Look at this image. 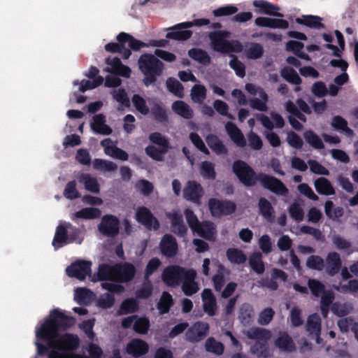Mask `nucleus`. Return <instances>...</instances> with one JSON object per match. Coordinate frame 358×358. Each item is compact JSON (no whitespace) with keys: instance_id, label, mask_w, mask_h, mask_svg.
<instances>
[{"instance_id":"nucleus-16","label":"nucleus","mask_w":358,"mask_h":358,"mask_svg":"<svg viewBox=\"0 0 358 358\" xmlns=\"http://www.w3.org/2000/svg\"><path fill=\"white\" fill-rule=\"evenodd\" d=\"M136 220L150 229H157L159 224L151 212L145 207H138L136 213Z\"/></svg>"},{"instance_id":"nucleus-33","label":"nucleus","mask_w":358,"mask_h":358,"mask_svg":"<svg viewBox=\"0 0 358 358\" xmlns=\"http://www.w3.org/2000/svg\"><path fill=\"white\" fill-rule=\"evenodd\" d=\"M91 127L96 133L108 135L111 133V129L105 124V117L102 115H96L93 117Z\"/></svg>"},{"instance_id":"nucleus-59","label":"nucleus","mask_w":358,"mask_h":358,"mask_svg":"<svg viewBox=\"0 0 358 358\" xmlns=\"http://www.w3.org/2000/svg\"><path fill=\"white\" fill-rule=\"evenodd\" d=\"M262 255L255 253L250 259V264L252 268L257 273H262L264 271V265L262 262Z\"/></svg>"},{"instance_id":"nucleus-14","label":"nucleus","mask_w":358,"mask_h":358,"mask_svg":"<svg viewBox=\"0 0 358 358\" xmlns=\"http://www.w3.org/2000/svg\"><path fill=\"white\" fill-rule=\"evenodd\" d=\"M187 271L179 266H169L164 270L162 279L166 285L174 286L178 285L180 280L185 279Z\"/></svg>"},{"instance_id":"nucleus-2","label":"nucleus","mask_w":358,"mask_h":358,"mask_svg":"<svg viewBox=\"0 0 358 358\" xmlns=\"http://www.w3.org/2000/svg\"><path fill=\"white\" fill-rule=\"evenodd\" d=\"M135 268L133 265L124 264L116 266L107 264L101 265L97 273L98 279L100 280H108L113 281H128L134 276Z\"/></svg>"},{"instance_id":"nucleus-61","label":"nucleus","mask_w":358,"mask_h":358,"mask_svg":"<svg viewBox=\"0 0 358 358\" xmlns=\"http://www.w3.org/2000/svg\"><path fill=\"white\" fill-rule=\"evenodd\" d=\"M282 76L288 82L299 85L301 83V78L296 72L290 68H285L281 72Z\"/></svg>"},{"instance_id":"nucleus-27","label":"nucleus","mask_w":358,"mask_h":358,"mask_svg":"<svg viewBox=\"0 0 358 358\" xmlns=\"http://www.w3.org/2000/svg\"><path fill=\"white\" fill-rule=\"evenodd\" d=\"M225 129L230 138L236 145L244 147L246 145V141L243 134L234 124L227 122L225 125Z\"/></svg>"},{"instance_id":"nucleus-11","label":"nucleus","mask_w":358,"mask_h":358,"mask_svg":"<svg viewBox=\"0 0 358 358\" xmlns=\"http://www.w3.org/2000/svg\"><path fill=\"white\" fill-rule=\"evenodd\" d=\"M233 171L239 180L245 185L251 186L255 184L256 180L255 174L244 162H235L233 165Z\"/></svg>"},{"instance_id":"nucleus-15","label":"nucleus","mask_w":358,"mask_h":358,"mask_svg":"<svg viewBox=\"0 0 358 358\" xmlns=\"http://www.w3.org/2000/svg\"><path fill=\"white\" fill-rule=\"evenodd\" d=\"M99 230L103 234L113 236L118 233L119 220L111 215H104L99 225Z\"/></svg>"},{"instance_id":"nucleus-60","label":"nucleus","mask_w":358,"mask_h":358,"mask_svg":"<svg viewBox=\"0 0 358 358\" xmlns=\"http://www.w3.org/2000/svg\"><path fill=\"white\" fill-rule=\"evenodd\" d=\"M238 10V8L234 5H227L220 7L213 11L215 17L229 16L235 14Z\"/></svg>"},{"instance_id":"nucleus-25","label":"nucleus","mask_w":358,"mask_h":358,"mask_svg":"<svg viewBox=\"0 0 358 358\" xmlns=\"http://www.w3.org/2000/svg\"><path fill=\"white\" fill-rule=\"evenodd\" d=\"M148 351V343L141 339H134L127 346V352L134 357L145 355Z\"/></svg>"},{"instance_id":"nucleus-64","label":"nucleus","mask_w":358,"mask_h":358,"mask_svg":"<svg viewBox=\"0 0 358 358\" xmlns=\"http://www.w3.org/2000/svg\"><path fill=\"white\" fill-rule=\"evenodd\" d=\"M201 175L207 179H214L215 178L214 165L209 162H203L201 165Z\"/></svg>"},{"instance_id":"nucleus-1","label":"nucleus","mask_w":358,"mask_h":358,"mask_svg":"<svg viewBox=\"0 0 358 358\" xmlns=\"http://www.w3.org/2000/svg\"><path fill=\"white\" fill-rule=\"evenodd\" d=\"M75 323L73 317L66 315L59 309L52 310L49 317L36 327L35 344L37 353L43 355L50 350L49 358H90L81 355L69 353L76 350L80 345V339L76 334H65L59 336L58 331L71 327ZM90 358H100L102 355L101 348L90 343L86 348Z\"/></svg>"},{"instance_id":"nucleus-6","label":"nucleus","mask_w":358,"mask_h":358,"mask_svg":"<svg viewBox=\"0 0 358 358\" xmlns=\"http://www.w3.org/2000/svg\"><path fill=\"white\" fill-rule=\"evenodd\" d=\"M231 33L227 31H216L209 34L212 48L220 52H239L242 50V45L238 41H228L227 39Z\"/></svg>"},{"instance_id":"nucleus-49","label":"nucleus","mask_w":358,"mask_h":358,"mask_svg":"<svg viewBox=\"0 0 358 358\" xmlns=\"http://www.w3.org/2000/svg\"><path fill=\"white\" fill-rule=\"evenodd\" d=\"M228 259L233 264H240L245 262L246 256L238 249L230 248L227 252Z\"/></svg>"},{"instance_id":"nucleus-41","label":"nucleus","mask_w":358,"mask_h":358,"mask_svg":"<svg viewBox=\"0 0 358 358\" xmlns=\"http://www.w3.org/2000/svg\"><path fill=\"white\" fill-rule=\"evenodd\" d=\"M173 110L178 115L184 118H191L192 117V110L189 106L182 101H175L172 105Z\"/></svg>"},{"instance_id":"nucleus-44","label":"nucleus","mask_w":358,"mask_h":358,"mask_svg":"<svg viewBox=\"0 0 358 358\" xmlns=\"http://www.w3.org/2000/svg\"><path fill=\"white\" fill-rule=\"evenodd\" d=\"M206 141L208 146L216 153L223 154L227 152V149L220 139L215 135H208Z\"/></svg>"},{"instance_id":"nucleus-43","label":"nucleus","mask_w":358,"mask_h":358,"mask_svg":"<svg viewBox=\"0 0 358 358\" xmlns=\"http://www.w3.org/2000/svg\"><path fill=\"white\" fill-rule=\"evenodd\" d=\"M93 293L85 288H78L75 290L74 299L80 304H87L92 299Z\"/></svg>"},{"instance_id":"nucleus-21","label":"nucleus","mask_w":358,"mask_h":358,"mask_svg":"<svg viewBox=\"0 0 358 358\" xmlns=\"http://www.w3.org/2000/svg\"><path fill=\"white\" fill-rule=\"evenodd\" d=\"M255 23L258 27H269L273 29H285L288 27L287 21L282 19L269 18L266 17H258L255 19Z\"/></svg>"},{"instance_id":"nucleus-50","label":"nucleus","mask_w":358,"mask_h":358,"mask_svg":"<svg viewBox=\"0 0 358 358\" xmlns=\"http://www.w3.org/2000/svg\"><path fill=\"white\" fill-rule=\"evenodd\" d=\"M192 100L196 103H202L206 96V89L201 85H195L191 90Z\"/></svg>"},{"instance_id":"nucleus-29","label":"nucleus","mask_w":358,"mask_h":358,"mask_svg":"<svg viewBox=\"0 0 358 358\" xmlns=\"http://www.w3.org/2000/svg\"><path fill=\"white\" fill-rule=\"evenodd\" d=\"M307 331L310 334L313 336L316 342L320 343V334L321 331V320L320 317L317 314L311 315L307 321Z\"/></svg>"},{"instance_id":"nucleus-31","label":"nucleus","mask_w":358,"mask_h":358,"mask_svg":"<svg viewBox=\"0 0 358 358\" xmlns=\"http://www.w3.org/2000/svg\"><path fill=\"white\" fill-rule=\"evenodd\" d=\"M272 121L268 117L264 115H259L257 118L260 120L262 125L268 129H273L274 127L282 128L284 126V120L277 113H271Z\"/></svg>"},{"instance_id":"nucleus-10","label":"nucleus","mask_w":358,"mask_h":358,"mask_svg":"<svg viewBox=\"0 0 358 358\" xmlns=\"http://www.w3.org/2000/svg\"><path fill=\"white\" fill-rule=\"evenodd\" d=\"M101 287L109 291V293L101 295L97 301L98 306L103 308H110L113 305L114 297L112 293H121L124 290L122 286L112 282H103Z\"/></svg>"},{"instance_id":"nucleus-18","label":"nucleus","mask_w":358,"mask_h":358,"mask_svg":"<svg viewBox=\"0 0 358 358\" xmlns=\"http://www.w3.org/2000/svg\"><path fill=\"white\" fill-rule=\"evenodd\" d=\"M101 145L104 149V153L114 159H120L122 161H127L128 159L127 153L117 147L116 143L112 141L109 138H106L101 142Z\"/></svg>"},{"instance_id":"nucleus-7","label":"nucleus","mask_w":358,"mask_h":358,"mask_svg":"<svg viewBox=\"0 0 358 358\" xmlns=\"http://www.w3.org/2000/svg\"><path fill=\"white\" fill-rule=\"evenodd\" d=\"M246 334L249 338L256 341L255 344L251 348L252 354L259 358H266L270 355V351L266 346L271 336L269 331L256 327L248 330Z\"/></svg>"},{"instance_id":"nucleus-56","label":"nucleus","mask_w":358,"mask_h":358,"mask_svg":"<svg viewBox=\"0 0 358 358\" xmlns=\"http://www.w3.org/2000/svg\"><path fill=\"white\" fill-rule=\"evenodd\" d=\"M166 86L169 90L178 97H182L184 94L183 87L175 78H170L166 81Z\"/></svg>"},{"instance_id":"nucleus-48","label":"nucleus","mask_w":358,"mask_h":358,"mask_svg":"<svg viewBox=\"0 0 358 358\" xmlns=\"http://www.w3.org/2000/svg\"><path fill=\"white\" fill-rule=\"evenodd\" d=\"M325 213L331 220H336L343 215V209L341 207H334L333 202L327 201L324 206Z\"/></svg>"},{"instance_id":"nucleus-39","label":"nucleus","mask_w":358,"mask_h":358,"mask_svg":"<svg viewBox=\"0 0 358 358\" xmlns=\"http://www.w3.org/2000/svg\"><path fill=\"white\" fill-rule=\"evenodd\" d=\"M315 187L318 193L325 195L334 194V189L329 181L324 178H320L315 182Z\"/></svg>"},{"instance_id":"nucleus-26","label":"nucleus","mask_w":358,"mask_h":358,"mask_svg":"<svg viewBox=\"0 0 358 358\" xmlns=\"http://www.w3.org/2000/svg\"><path fill=\"white\" fill-rule=\"evenodd\" d=\"M160 248L162 254L167 257L174 256L178 250L176 241L170 235H165L163 237L161 241Z\"/></svg>"},{"instance_id":"nucleus-53","label":"nucleus","mask_w":358,"mask_h":358,"mask_svg":"<svg viewBox=\"0 0 358 358\" xmlns=\"http://www.w3.org/2000/svg\"><path fill=\"white\" fill-rule=\"evenodd\" d=\"M206 349L208 352L220 355L224 352V345L222 343L215 341L213 338H209L206 342Z\"/></svg>"},{"instance_id":"nucleus-57","label":"nucleus","mask_w":358,"mask_h":358,"mask_svg":"<svg viewBox=\"0 0 358 358\" xmlns=\"http://www.w3.org/2000/svg\"><path fill=\"white\" fill-rule=\"evenodd\" d=\"M258 98H253L249 101V104L250 107L253 109L259 110V111H266L267 110V101H268V96L266 94L265 97L263 96H259Z\"/></svg>"},{"instance_id":"nucleus-46","label":"nucleus","mask_w":358,"mask_h":358,"mask_svg":"<svg viewBox=\"0 0 358 358\" xmlns=\"http://www.w3.org/2000/svg\"><path fill=\"white\" fill-rule=\"evenodd\" d=\"M338 325L341 331H348L351 329L358 341V324L354 323L351 318H341L338 321Z\"/></svg>"},{"instance_id":"nucleus-47","label":"nucleus","mask_w":358,"mask_h":358,"mask_svg":"<svg viewBox=\"0 0 358 358\" xmlns=\"http://www.w3.org/2000/svg\"><path fill=\"white\" fill-rule=\"evenodd\" d=\"M332 127L336 130L344 132L348 136L352 135V131L348 127L347 121L340 116H336L332 119Z\"/></svg>"},{"instance_id":"nucleus-30","label":"nucleus","mask_w":358,"mask_h":358,"mask_svg":"<svg viewBox=\"0 0 358 358\" xmlns=\"http://www.w3.org/2000/svg\"><path fill=\"white\" fill-rule=\"evenodd\" d=\"M202 301L204 311L210 316L215 314L216 302L214 295L210 289H205L202 292Z\"/></svg>"},{"instance_id":"nucleus-55","label":"nucleus","mask_w":358,"mask_h":358,"mask_svg":"<svg viewBox=\"0 0 358 358\" xmlns=\"http://www.w3.org/2000/svg\"><path fill=\"white\" fill-rule=\"evenodd\" d=\"M189 55L194 60L203 64H208L210 63V57L208 54L200 49H192L189 51Z\"/></svg>"},{"instance_id":"nucleus-19","label":"nucleus","mask_w":358,"mask_h":358,"mask_svg":"<svg viewBox=\"0 0 358 358\" xmlns=\"http://www.w3.org/2000/svg\"><path fill=\"white\" fill-rule=\"evenodd\" d=\"M184 197L197 204H200V198L203 196V189L194 181H189L183 191Z\"/></svg>"},{"instance_id":"nucleus-12","label":"nucleus","mask_w":358,"mask_h":358,"mask_svg":"<svg viewBox=\"0 0 358 358\" xmlns=\"http://www.w3.org/2000/svg\"><path fill=\"white\" fill-rule=\"evenodd\" d=\"M209 209L214 217H220L232 213L236 208L235 204L231 201H222L211 199L208 201Z\"/></svg>"},{"instance_id":"nucleus-13","label":"nucleus","mask_w":358,"mask_h":358,"mask_svg":"<svg viewBox=\"0 0 358 358\" xmlns=\"http://www.w3.org/2000/svg\"><path fill=\"white\" fill-rule=\"evenodd\" d=\"M66 271L70 277H75L80 280H84L91 272V262L78 261L67 267Z\"/></svg>"},{"instance_id":"nucleus-54","label":"nucleus","mask_w":358,"mask_h":358,"mask_svg":"<svg viewBox=\"0 0 358 358\" xmlns=\"http://www.w3.org/2000/svg\"><path fill=\"white\" fill-rule=\"evenodd\" d=\"M304 138L311 146L316 149H321L324 147L322 139L313 131H308L304 133Z\"/></svg>"},{"instance_id":"nucleus-22","label":"nucleus","mask_w":358,"mask_h":358,"mask_svg":"<svg viewBox=\"0 0 358 358\" xmlns=\"http://www.w3.org/2000/svg\"><path fill=\"white\" fill-rule=\"evenodd\" d=\"M107 64L109 66L106 71L118 74L121 76L129 78L131 74V69L124 65H122L120 59L116 57L108 58Z\"/></svg>"},{"instance_id":"nucleus-45","label":"nucleus","mask_w":358,"mask_h":358,"mask_svg":"<svg viewBox=\"0 0 358 358\" xmlns=\"http://www.w3.org/2000/svg\"><path fill=\"white\" fill-rule=\"evenodd\" d=\"M303 48V44L296 41H290L286 45L287 50L293 52L301 59L309 60L308 55L301 51Z\"/></svg>"},{"instance_id":"nucleus-20","label":"nucleus","mask_w":358,"mask_h":358,"mask_svg":"<svg viewBox=\"0 0 358 358\" xmlns=\"http://www.w3.org/2000/svg\"><path fill=\"white\" fill-rule=\"evenodd\" d=\"M285 108L287 112L290 113L289 117V122L292 126L297 130H300L302 129L303 125L298 120H300L303 122H306V117L304 115L301 113L296 106L291 101H288L286 103Z\"/></svg>"},{"instance_id":"nucleus-63","label":"nucleus","mask_w":358,"mask_h":358,"mask_svg":"<svg viewBox=\"0 0 358 358\" xmlns=\"http://www.w3.org/2000/svg\"><path fill=\"white\" fill-rule=\"evenodd\" d=\"M253 315L252 308L248 304H244L241 306L240 310L239 319L244 324H248Z\"/></svg>"},{"instance_id":"nucleus-34","label":"nucleus","mask_w":358,"mask_h":358,"mask_svg":"<svg viewBox=\"0 0 358 358\" xmlns=\"http://www.w3.org/2000/svg\"><path fill=\"white\" fill-rule=\"evenodd\" d=\"M171 220L172 227L175 233L183 235L187 231V227L183 224L182 217L177 211H173L166 214Z\"/></svg>"},{"instance_id":"nucleus-62","label":"nucleus","mask_w":358,"mask_h":358,"mask_svg":"<svg viewBox=\"0 0 358 358\" xmlns=\"http://www.w3.org/2000/svg\"><path fill=\"white\" fill-rule=\"evenodd\" d=\"M150 327V322L145 317H138L136 319L134 324V329L138 334H144L147 333Z\"/></svg>"},{"instance_id":"nucleus-8","label":"nucleus","mask_w":358,"mask_h":358,"mask_svg":"<svg viewBox=\"0 0 358 358\" xmlns=\"http://www.w3.org/2000/svg\"><path fill=\"white\" fill-rule=\"evenodd\" d=\"M185 215L194 234L210 241L215 240L216 230L213 223L209 222L200 223L196 215L189 209L185 210Z\"/></svg>"},{"instance_id":"nucleus-52","label":"nucleus","mask_w":358,"mask_h":358,"mask_svg":"<svg viewBox=\"0 0 358 358\" xmlns=\"http://www.w3.org/2000/svg\"><path fill=\"white\" fill-rule=\"evenodd\" d=\"M296 22L307 25L310 27L319 28L322 26L320 18L314 15H303L302 17L296 18Z\"/></svg>"},{"instance_id":"nucleus-3","label":"nucleus","mask_w":358,"mask_h":358,"mask_svg":"<svg viewBox=\"0 0 358 358\" xmlns=\"http://www.w3.org/2000/svg\"><path fill=\"white\" fill-rule=\"evenodd\" d=\"M138 66L141 72L145 76L143 83L146 86L154 83L156 77L159 76L164 69L163 63L155 55L145 54L138 59Z\"/></svg>"},{"instance_id":"nucleus-5","label":"nucleus","mask_w":358,"mask_h":358,"mask_svg":"<svg viewBox=\"0 0 358 358\" xmlns=\"http://www.w3.org/2000/svg\"><path fill=\"white\" fill-rule=\"evenodd\" d=\"M83 239V236L80 231L73 228L69 223L61 222L57 227L52 245L55 249H58L73 242L80 244Z\"/></svg>"},{"instance_id":"nucleus-42","label":"nucleus","mask_w":358,"mask_h":358,"mask_svg":"<svg viewBox=\"0 0 358 358\" xmlns=\"http://www.w3.org/2000/svg\"><path fill=\"white\" fill-rule=\"evenodd\" d=\"M275 345L280 350L287 352H292L295 349L292 338L286 334H280L275 341Z\"/></svg>"},{"instance_id":"nucleus-17","label":"nucleus","mask_w":358,"mask_h":358,"mask_svg":"<svg viewBox=\"0 0 358 358\" xmlns=\"http://www.w3.org/2000/svg\"><path fill=\"white\" fill-rule=\"evenodd\" d=\"M209 330V325L206 322H198L186 332V339L191 342H197L203 339Z\"/></svg>"},{"instance_id":"nucleus-40","label":"nucleus","mask_w":358,"mask_h":358,"mask_svg":"<svg viewBox=\"0 0 358 358\" xmlns=\"http://www.w3.org/2000/svg\"><path fill=\"white\" fill-rule=\"evenodd\" d=\"M93 168L95 170L105 172H112L117 170V165L110 161L96 159L92 162Z\"/></svg>"},{"instance_id":"nucleus-38","label":"nucleus","mask_w":358,"mask_h":358,"mask_svg":"<svg viewBox=\"0 0 358 358\" xmlns=\"http://www.w3.org/2000/svg\"><path fill=\"white\" fill-rule=\"evenodd\" d=\"M103 82L102 76L96 77L93 80H83L80 83L78 80L74 81V85H79L78 91L80 92H85L87 90H92Z\"/></svg>"},{"instance_id":"nucleus-23","label":"nucleus","mask_w":358,"mask_h":358,"mask_svg":"<svg viewBox=\"0 0 358 358\" xmlns=\"http://www.w3.org/2000/svg\"><path fill=\"white\" fill-rule=\"evenodd\" d=\"M253 6L258 8L257 13L268 15H275L282 17V15L277 13L280 8L268 1L264 0H255L252 2Z\"/></svg>"},{"instance_id":"nucleus-58","label":"nucleus","mask_w":358,"mask_h":358,"mask_svg":"<svg viewBox=\"0 0 358 358\" xmlns=\"http://www.w3.org/2000/svg\"><path fill=\"white\" fill-rule=\"evenodd\" d=\"M172 303L173 299L171 296L166 292H164L157 304V308L160 313H167Z\"/></svg>"},{"instance_id":"nucleus-28","label":"nucleus","mask_w":358,"mask_h":358,"mask_svg":"<svg viewBox=\"0 0 358 358\" xmlns=\"http://www.w3.org/2000/svg\"><path fill=\"white\" fill-rule=\"evenodd\" d=\"M262 184L266 188L275 194L285 195L287 192V189L285 186L280 180L274 178L264 176L262 178Z\"/></svg>"},{"instance_id":"nucleus-4","label":"nucleus","mask_w":358,"mask_h":358,"mask_svg":"<svg viewBox=\"0 0 358 358\" xmlns=\"http://www.w3.org/2000/svg\"><path fill=\"white\" fill-rule=\"evenodd\" d=\"M118 43H108L105 46V49L108 52H120L122 54L124 59H128L131 55L129 49L126 48V46L134 50H138L142 48L147 47L148 45L136 40L130 35L126 33H120L117 36Z\"/></svg>"},{"instance_id":"nucleus-36","label":"nucleus","mask_w":358,"mask_h":358,"mask_svg":"<svg viewBox=\"0 0 358 358\" xmlns=\"http://www.w3.org/2000/svg\"><path fill=\"white\" fill-rule=\"evenodd\" d=\"M80 182L84 184L85 188L93 193L99 192V184L96 178L87 173H82L78 177Z\"/></svg>"},{"instance_id":"nucleus-9","label":"nucleus","mask_w":358,"mask_h":358,"mask_svg":"<svg viewBox=\"0 0 358 358\" xmlns=\"http://www.w3.org/2000/svg\"><path fill=\"white\" fill-rule=\"evenodd\" d=\"M308 286L313 295L321 296V310L323 316L326 317L328 313L329 306L334 299L333 293L331 292H325L324 285L315 280H310L308 281Z\"/></svg>"},{"instance_id":"nucleus-51","label":"nucleus","mask_w":358,"mask_h":358,"mask_svg":"<svg viewBox=\"0 0 358 358\" xmlns=\"http://www.w3.org/2000/svg\"><path fill=\"white\" fill-rule=\"evenodd\" d=\"M259 206L262 215L268 221H272L274 218V210L271 203L265 199H261Z\"/></svg>"},{"instance_id":"nucleus-32","label":"nucleus","mask_w":358,"mask_h":358,"mask_svg":"<svg viewBox=\"0 0 358 358\" xmlns=\"http://www.w3.org/2000/svg\"><path fill=\"white\" fill-rule=\"evenodd\" d=\"M188 28L180 25V23L169 29L166 37L175 40H186L192 36V31L187 30Z\"/></svg>"},{"instance_id":"nucleus-24","label":"nucleus","mask_w":358,"mask_h":358,"mask_svg":"<svg viewBox=\"0 0 358 358\" xmlns=\"http://www.w3.org/2000/svg\"><path fill=\"white\" fill-rule=\"evenodd\" d=\"M196 273L194 270H189L185 273L183 280L182 290L186 295L190 296L199 290L198 285L194 282Z\"/></svg>"},{"instance_id":"nucleus-37","label":"nucleus","mask_w":358,"mask_h":358,"mask_svg":"<svg viewBox=\"0 0 358 358\" xmlns=\"http://www.w3.org/2000/svg\"><path fill=\"white\" fill-rule=\"evenodd\" d=\"M341 265L340 256L336 252H330L327 257V272L333 275L338 273Z\"/></svg>"},{"instance_id":"nucleus-35","label":"nucleus","mask_w":358,"mask_h":358,"mask_svg":"<svg viewBox=\"0 0 358 358\" xmlns=\"http://www.w3.org/2000/svg\"><path fill=\"white\" fill-rule=\"evenodd\" d=\"M101 210L96 208L89 207L83 208L71 215V219L76 220L77 219L91 220L98 218L101 216Z\"/></svg>"}]
</instances>
